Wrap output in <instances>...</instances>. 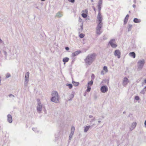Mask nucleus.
<instances>
[{"label": "nucleus", "instance_id": "29", "mask_svg": "<svg viewBox=\"0 0 146 146\" xmlns=\"http://www.w3.org/2000/svg\"><path fill=\"white\" fill-rule=\"evenodd\" d=\"M91 89V88L90 86H88L87 87V89L86 90V91L88 92H89L90 91Z\"/></svg>", "mask_w": 146, "mask_h": 146}, {"label": "nucleus", "instance_id": "39", "mask_svg": "<svg viewBox=\"0 0 146 146\" xmlns=\"http://www.w3.org/2000/svg\"><path fill=\"white\" fill-rule=\"evenodd\" d=\"M11 76L10 74L9 73H7L6 75L7 78H8Z\"/></svg>", "mask_w": 146, "mask_h": 146}, {"label": "nucleus", "instance_id": "17", "mask_svg": "<svg viewBox=\"0 0 146 146\" xmlns=\"http://www.w3.org/2000/svg\"><path fill=\"white\" fill-rule=\"evenodd\" d=\"M129 55L130 56L133 57L134 58H135V53L133 52L129 53Z\"/></svg>", "mask_w": 146, "mask_h": 146}, {"label": "nucleus", "instance_id": "55", "mask_svg": "<svg viewBox=\"0 0 146 146\" xmlns=\"http://www.w3.org/2000/svg\"><path fill=\"white\" fill-rule=\"evenodd\" d=\"M144 82L145 83H146V79L144 80Z\"/></svg>", "mask_w": 146, "mask_h": 146}, {"label": "nucleus", "instance_id": "24", "mask_svg": "<svg viewBox=\"0 0 146 146\" xmlns=\"http://www.w3.org/2000/svg\"><path fill=\"white\" fill-rule=\"evenodd\" d=\"M93 83V80H91L90 81L88 82V86H92Z\"/></svg>", "mask_w": 146, "mask_h": 146}, {"label": "nucleus", "instance_id": "48", "mask_svg": "<svg viewBox=\"0 0 146 146\" xmlns=\"http://www.w3.org/2000/svg\"><path fill=\"white\" fill-rule=\"evenodd\" d=\"M92 8H93V9H94V11L95 13H96V9L95 8L94 6H93Z\"/></svg>", "mask_w": 146, "mask_h": 146}, {"label": "nucleus", "instance_id": "12", "mask_svg": "<svg viewBox=\"0 0 146 146\" xmlns=\"http://www.w3.org/2000/svg\"><path fill=\"white\" fill-rule=\"evenodd\" d=\"M137 123L136 122H133L131 126L130 127L129 129L131 131H132L135 127Z\"/></svg>", "mask_w": 146, "mask_h": 146}, {"label": "nucleus", "instance_id": "52", "mask_svg": "<svg viewBox=\"0 0 146 146\" xmlns=\"http://www.w3.org/2000/svg\"><path fill=\"white\" fill-rule=\"evenodd\" d=\"M93 117V116L92 115H89V117L90 118H91Z\"/></svg>", "mask_w": 146, "mask_h": 146}, {"label": "nucleus", "instance_id": "25", "mask_svg": "<svg viewBox=\"0 0 146 146\" xmlns=\"http://www.w3.org/2000/svg\"><path fill=\"white\" fill-rule=\"evenodd\" d=\"M132 27V25H131L129 24L128 26V32H129L131 31V28Z\"/></svg>", "mask_w": 146, "mask_h": 146}, {"label": "nucleus", "instance_id": "27", "mask_svg": "<svg viewBox=\"0 0 146 146\" xmlns=\"http://www.w3.org/2000/svg\"><path fill=\"white\" fill-rule=\"evenodd\" d=\"M82 17L84 18H86L87 16V14L86 13H82Z\"/></svg>", "mask_w": 146, "mask_h": 146}, {"label": "nucleus", "instance_id": "15", "mask_svg": "<svg viewBox=\"0 0 146 146\" xmlns=\"http://www.w3.org/2000/svg\"><path fill=\"white\" fill-rule=\"evenodd\" d=\"M129 16V15L127 14L126 15L125 17L124 20V25L126 24L127 23Z\"/></svg>", "mask_w": 146, "mask_h": 146}, {"label": "nucleus", "instance_id": "44", "mask_svg": "<svg viewBox=\"0 0 146 146\" xmlns=\"http://www.w3.org/2000/svg\"><path fill=\"white\" fill-rule=\"evenodd\" d=\"M9 96L10 97H15V96L14 95H13L11 94H10L9 95Z\"/></svg>", "mask_w": 146, "mask_h": 146}, {"label": "nucleus", "instance_id": "60", "mask_svg": "<svg viewBox=\"0 0 146 146\" xmlns=\"http://www.w3.org/2000/svg\"><path fill=\"white\" fill-rule=\"evenodd\" d=\"M1 51L0 50V54H1Z\"/></svg>", "mask_w": 146, "mask_h": 146}, {"label": "nucleus", "instance_id": "11", "mask_svg": "<svg viewBox=\"0 0 146 146\" xmlns=\"http://www.w3.org/2000/svg\"><path fill=\"white\" fill-rule=\"evenodd\" d=\"M128 79L126 77H125L123 81V84L124 86H126L127 84L128 83Z\"/></svg>", "mask_w": 146, "mask_h": 146}, {"label": "nucleus", "instance_id": "32", "mask_svg": "<svg viewBox=\"0 0 146 146\" xmlns=\"http://www.w3.org/2000/svg\"><path fill=\"white\" fill-rule=\"evenodd\" d=\"M102 1H99L98 3V6H102Z\"/></svg>", "mask_w": 146, "mask_h": 146}, {"label": "nucleus", "instance_id": "33", "mask_svg": "<svg viewBox=\"0 0 146 146\" xmlns=\"http://www.w3.org/2000/svg\"><path fill=\"white\" fill-rule=\"evenodd\" d=\"M103 70L106 71V72H107L108 71L107 67L106 66H104L103 67Z\"/></svg>", "mask_w": 146, "mask_h": 146}, {"label": "nucleus", "instance_id": "5", "mask_svg": "<svg viewBox=\"0 0 146 146\" xmlns=\"http://www.w3.org/2000/svg\"><path fill=\"white\" fill-rule=\"evenodd\" d=\"M103 24H98L96 28V33L98 35H100L102 33L101 29L102 27Z\"/></svg>", "mask_w": 146, "mask_h": 146}, {"label": "nucleus", "instance_id": "61", "mask_svg": "<svg viewBox=\"0 0 146 146\" xmlns=\"http://www.w3.org/2000/svg\"><path fill=\"white\" fill-rule=\"evenodd\" d=\"M102 0H99V1H102Z\"/></svg>", "mask_w": 146, "mask_h": 146}, {"label": "nucleus", "instance_id": "57", "mask_svg": "<svg viewBox=\"0 0 146 146\" xmlns=\"http://www.w3.org/2000/svg\"><path fill=\"white\" fill-rule=\"evenodd\" d=\"M144 88L146 90V86Z\"/></svg>", "mask_w": 146, "mask_h": 146}, {"label": "nucleus", "instance_id": "2", "mask_svg": "<svg viewBox=\"0 0 146 146\" xmlns=\"http://www.w3.org/2000/svg\"><path fill=\"white\" fill-rule=\"evenodd\" d=\"M52 97L50 100L53 102L57 103L59 100L58 98V95L57 92L53 91L52 92Z\"/></svg>", "mask_w": 146, "mask_h": 146}, {"label": "nucleus", "instance_id": "40", "mask_svg": "<svg viewBox=\"0 0 146 146\" xmlns=\"http://www.w3.org/2000/svg\"><path fill=\"white\" fill-rule=\"evenodd\" d=\"M3 52H4V54H5V58H6L7 57V52L6 51H3Z\"/></svg>", "mask_w": 146, "mask_h": 146}, {"label": "nucleus", "instance_id": "59", "mask_svg": "<svg viewBox=\"0 0 146 146\" xmlns=\"http://www.w3.org/2000/svg\"><path fill=\"white\" fill-rule=\"evenodd\" d=\"M46 0H41V1H45Z\"/></svg>", "mask_w": 146, "mask_h": 146}, {"label": "nucleus", "instance_id": "22", "mask_svg": "<svg viewBox=\"0 0 146 146\" xmlns=\"http://www.w3.org/2000/svg\"><path fill=\"white\" fill-rule=\"evenodd\" d=\"M83 25L82 24V25H81L80 28L78 29V33H81L82 32V31L83 30Z\"/></svg>", "mask_w": 146, "mask_h": 146}, {"label": "nucleus", "instance_id": "54", "mask_svg": "<svg viewBox=\"0 0 146 146\" xmlns=\"http://www.w3.org/2000/svg\"><path fill=\"white\" fill-rule=\"evenodd\" d=\"M2 40L1 39H0V43H2Z\"/></svg>", "mask_w": 146, "mask_h": 146}, {"label": "nucleus", "instance_id": "30", "mask_svg": "<svg viewBox=\"0 0 146 146\" xmlns=\"http://www.w3.org/2000/svg\"><path fill=\"white\" fill-rule=\"evenodd\" d=\"M74 130H75L74 127V126L72 127L71 129V133H74Z\"/></svg>", "mask_w": 146, "mask_h": 146}, {"label": "nucleus", "instance_id": "50", "mask_svg": "<svg viewBox=\"0 0 146 146\" xmlns=\"http://www.w3.org/2000/svg\"><path fill=\"white\" fill-rule=\"evenodd\" d=\"M133 7L134 8H135V7H136V5L135 4H133Z\"/></svg>", "mask_w": 146, "mask_h": 146}, {"label": "nucleus", "instance_id": "46", "mask_svg": "<svg viewBox=\"0 0 146 146\" xmlns=\"http://www.w3.org/2000/svg\"><path fill=\"white\" fill-rule=\"evenodd\" d=\"M95 120V118L94 117V118L92 119H91V121H90V122L91 123H92V121H94Z\"/></svg>", "mask_w": 146, "mask_h": 146}, {"label": "nucleus", "instance_id": "34", "mask_svg": "<svg viewBox=\"0 0 146 146\" xmlns=\"http://www.w3.org/2000/svg\"><path fill=\"white\" fill-rule=\"evenodd\" d=\"M73 134V133H70L69 137V139L70 140L72 139Z\"/></svg>", "mask_w": 146, "mask_h": 146}, {"label": "nucleus", "instance_id": "20", "mask_svg": "<svg viewBox=\"0 0 146 146\" xmlns=\"http://www.w3.org/2000/svg\"><path fill=\"white\" fill-rule=\"evenodd\" d=\"M69 58L68 57H65L63 58L62 61L64 62V64H65L66 62H68L69 61Z\"/></svg>", "mask_w": 146, "mask_h": 146}, {"label": "nucleus", "instance_id": "19", "mask_svg": "<svg viewBox=\"0 0 146 146\" xmlns=\"http://www.w3.org/2000/svg\"><path fill=\"white\" fill-rule=\"evenodd\" d=\"M91 127L90 125L86 126L84 127V132H86Z\"/></svg>", "mask_w": 146, "mask_h": 146}, {"label": "nucleus", "instance_id": "13", "mask_svg": "<svg viewBox=\"0 0 146 146\" xmlns=\"http://www.w3.org/2000/svg\"><path fill=\"white\" fill-rule=\"evenodd\" d=\"M7 117L8 121L9 123H11L12 122V119L11 115L9 114L7 115Z\"/></svg>", "mask_w": 146, "mask_h": 146}, {"label": "nucleus", "instance_id": "23", "mask_svg": "<svg viewBox=\"0 0 146 146\" xmlns=\"http://www.w3.org/2000/svg\"><path fill=\"white\" fill-rule=\"evenodd\" d=\"M62 16V15L60 12L57 13L56 15V16L58 18L61 17Z\"/></svg>", "mask_w": 146, "mask_h": 146}, {"label": "nucleus", "instance_id": "36", "mask_svg": "<svg viewBox=\"0 0 146 146\" xmlns=\"http://www.w3.org/2000/svg\"><path fill=\"white\" fill-rule=\"evenodd\" d=\"M82 11L84 13H86L87 14H88V10L87 9H86L84 10H83Z\"/></svg>", "mask_w": 146, "mask_h": 146}, {"label": "nucleus", "instance_id": "38", "mask_svg": "<svg viewBox=\"0 0 146 146\" xmlns=\"http://www.w3.org/2000/svg\"><path fill=\"white\" fill-rule=\"evenodd\" d=\"M135 99L136 100H139V98L138 96H136L135 97Z\"/></svg>", "mask_w": 146, "mask_h": 146}, {"label": "nucleus", "instance_id": "26", "mask_svg": "<svg viewBox=\"0 0 146 146\" xmlns=\"http://www.w3.org/2000/svg\"><path fill=\"white\" fill-rule=\"evenodd\" d=\"M67 86L68 87L69 89H71L72 88V85L71 84H66Z\"/></svg>", "mask_w": 146, "mask_h": 146}, {"label": "nucleus", "instance_id": "7", "mask_svg": "<svg viewBox=\"0 0 146 146\" xmlns=\"http://www.w3.org/2000/svg\"><path fill=\"white\" fill-rule=\"evenodd\" d=\"M97 19L98 21V24H103V23L102 22V18L101 14H98L97 17Z\"/></svg>", "mask_w": 146, "mask_h": 146}, {"label": "nucleus", "instance_id": "47", "mask_svg": "<svg viewBox=\"0 0 146 146\" xmlns=\"http://www.w3.org/2000/svg\"><path fill=\"white\" fill-rule=\"evenodd\" d=\"M101 75H103L104 74V72L103 71H101Z\"/></svg>", "mask_w": 146, "mask_h": 146}, {"label": "nucleus", "instance_id": "31", "mask_svg": "<svg viewBox=\"0 0 146 146\" xmlns=\"http://www.w3.org/2000/svg\"><path fill=\"white\" fill-rule=\"evenodd\" d=\"M146 91V90L144 88H143L140 92V93L141 94H144L145 92Z\"/></svg>", "mask_w": 146, "mask_h": 146}, {"label": "nucleus", "instance_id": "14", "mask_svg": "<svg viewBox=\"0 0 146 146\" xmlns=\"http://www.w3.org/2000/svg\"><path fill=\"white\" fill-rule=\"evenodd\" d=\"M81 52L80 50H78L72 53V55L73 56H75L78 55Z\"/></svg>", "mask_w": 146, "mask_h": 146}, {"label": "nucleus", "instance_id": "42", "mask_svg": "<svg viewBox=\"0 0 146 146\" xmlns=\"http://www.w3.org/2000/svg\"><path fill=\"white\" fill-rule=\"evenodd\" d=\"M68 1L72 3H74L75 2V0H68Z\"/></svg>", "mask_w": 146, "mask_h": 146}, {"label": "nucleus", "instance_id": "37", "mask_svg": "<svg viewBox=\"0 0 146 146\" xmlns=\"http://www.w3.org/2000/svg\"><path fill=\"white\" fill-rule=\"evenodd\" d=\"M91 77V78H92V80H94V78H95L94 75V74H92Z\"/></svg>", "mask_w": 146, "mask_h": 146}, {"label": "nucleus", "instance_id": "21", "mask_svg": "<svg viewBox=\"0 0 146 146\" xmlns=\"http://www.w3.org/2000/svg\"><path fill=\"white\" fill-rule=\"evenodd\" d=\"M72 83L73 84V85L75 86H78L79 84V82H76L73 81H72Z\"/></svg>", "mask_w": 146, "mask_h": 146}, {"label": "nucleus", "instance_id": "10", "mask_svg": "<svg viewBox=\"0 0 146 146\" xmlns=\"http://www.w3.org/2000/svg\"><path fill=\"white\" fill-rule=\"evenodd\" d=\"M121 53L119 50H116L115 51L114 55L117 56L118 58H120Z\"/></svg>", "mask_w": 146, "mask_h": 146}, {"label": "nucleus", "instance_id": "4", "mask_svg": "<svg viewBox=\"0 0 146 146\" xmlns=\"http://www.w3.org/2000/svg\"><path fill=\"white\" fill-rule=\"evenodd\" d=\"M37 111L40 113L42 111V105L41 104L40 100L39 99L37 100Z\"/></svg>", "mask_w": 146, "mask_h": 146}, {"label": "nucleus", "instance_id": "43", "mask_svg": "<svg viewBox=\"0 0 146 146\" xmlns=\"http://www.w3.org/2000/svg\"><path fill=\"white\" fill-rule=\"evenodd\" d=\"M107 39V37L105 36H103V39L104 40H106Z\"/></svg>", "mask_w": 146, "mask_h": 146}, {"label": "nucleus", "instance_id": "28", "mask_svg": "<svg viewBox=\"0 0 146 146\" xmlns=\"http://www.w3.org/2000/svg\"><path fill=\"white\" fill-rule=\"evenodd\" d=\"M98 14H101V10L102 8V6H98Z\"/></svg>", "mask_w": 146, "mask_h": 146}, {"label": "nucleus", "instance_id": "53", "mask_svg": "<svg viewBox=\"0 0 146 146\" xmlns=\"http://www.w3.org/2000/svg\"><path fill=\"white\" fill-rule=\"evenodd\" d=\"M133 3H136V0H134L133 1Z\"/></svg>", "mask_w": 146, "mask_h": 146}, {"label": "nucleus", "instance_id": "9", "mask_svg": "<svg viewBox=\"0 0 146 146\" xmlns=\"http://www.w3.org/2000/svg\"><path fill=\"white\" fill-rule=\"evenodd\" d=\"M115 41L114 39H111L109 42V44L113 48H116L117 46V45L114 43H113V42Z\"/></svg>", "mask_w": 146, "mask_h": 146}, {"label": "nucleus", "instance_id": "45", "mask_svg": "<svg viewBox=\"0 0 146 146\" xmlns=\"http://www.w3.org/2000/svg\"><path fill=\"white\" fill-rule=\"evenodd\" d=\"M65 49L67 51L68 50H69V48L68 47H65Z\"/></svg>", "mask_w": 146, "mask_h": 146}, {"label": "nucleus", "instance_id": "18", "mask_svg": "<svg viewBox=\"0 0 146 146\" xmlns=\"http://www.w3.org/2000/svg\"><path fill=\"white\" fill-rule=\"evenodd\" d=\"M133 21L135 23H139L141 22V20L137 18H135L133 19Z\"/></svg>", "mask_w": 146, "mask_h": 146}, {"label": "nucleus", "instance_id": "58", "mask_svg": "<svg viewBox=\"0 0 146 146\" xmlns=\"http://www.w3.org/2000/svg\"><path fill=\"white\" fill-rule=\"evenodd\" d=\"M101 122V121H100V120H99V121H98V122L99 123H100V122Z\"/></svg>", "mask_w": 146, "mask_h": 146}, {"label": "nucleus", "instance_id": "56", "mask_svg": "<svg viewBox=\"0 0 146 146\" xmlns=\"http://www.w3.org/2000/svg\"><path fill=\"white\" fill-rule=\"evenodd\" d=\"M126 113V112H125V111H124L123 112V114H125V113Z\"/></svg>", "mask_w": 146, "mask_h": 146}, {"label": "nucleus", "instance_id": "3", "mask_svg": "<svg viewBox=\"0 0 146 146\" xmlns=\"http://www.w3.org/2000/svg\"><path fill=\"white\" fill-rule=\"evenodd\" d=\"M145 63V60L144 59L139 60L138 62V68L139 70H141L143 68Z\"/></svg>", "mask_w": 146, "mask_h": 146}, {"label": "nucleus", "instance_id": "35", "mask_svg": "<svg viewBox=\"0 0 146 146\" xmlns=\"http://www.w3.org/2000/svg\"><path fill=\"white\" fill-rule=\"evenodd\" d=\"M84 36V35L82 33H81L79 35V36L81 38H83Z\"/></svg>", "mask_w": 146, "mask_h": 146}, {"label": "nucleus", "instance_id": "51", "mask_svg": "<svg viewBox=\"0 0 146 146\" xmlns=\"http://www.w3.org/2000/svg\"><path fill=\"white\" fill-rule=\"evenodd\" d=\"M144 125L145 126V127H146V120H145L144 122Z\"/></svg>", "mask_w": 146, "mask_h": 146}, {"label": "nucleus", "instance_id": "8", "mask_svg": "<svg viewBox=\"0 0 146 146\" xmlns=\"http://www.w3.org/2000/svg\"><path fill=\"white\" fill-rule=\"evenodd\" d=\"M102 93H105L108 90V88L106 86H102L100 89Z\"/></svg>", "mask_w": 146, "mask_h": 146}, {"label": "nucleus", "instance_id": "1", "mask_svg": "<svg viewBox=\"0 0 146 146\" xmlns=\"http://www.w3.org/2000/svg\"><path fill=\"white\" fill-rule=\"evenodd\" d=\"M96 54L95 53L88 54L84 59L85 62L87 65H90L96 59Z\"/></svg>", "mask_w": 146, "mask_h": 146}, {"label": "nucleus", "instance_id": "41", "mask_svg": "<svg viewBox=\"0 0 146 146\" xmlns=\"http://www.w3.org/2000/svg\"><path fill=\"white\" fill-rule=\"evenodd\" d=\"M32 129L33 131H34L35 132H37V128H33Z\"/></svg>", "mask_w": 146, "mask_h": 146}, {"label": "nucleus", "instance_id": "49", "mask_svg": "<svg viewBox=\"0 0 146 146\" xmlns=\"http://www.w3.org/2000/svg\"><path fill=\"white\" fill-rule=\"evenodd\" d=\"M82 19H81L80 18V17H79V21L80 22H81V21H82Z\"/></svg>", "mask_w": 146, "mask_h": 146}, {"label": "nucleus", "instance_id": "16", "mask_svg": "<svg viewBox=\"0 0 146 146\" xmlns=\"http://www.w3.org/2000/svg\"><path fill=\"white\" fill-rule=\"evenodd\" d=\"M74 92H72V93L71 94L69 98H70V99H68V101H72V98H73L74 97Z\"/></svg>", "mask_w": 146, "mask_h": 146}, {"label": "nucleus", "instance_id": "6", "mask_svg": "<svg viewBox=\"0 0 146 146\" xmlns=\"http://www.w3.org/2000/svg\"><path fill=\"white\" fill-rule=\"evenodd\" d=\"M29 72H27L26 73L25 78V81L24 84L25 86H27L28 83L29 81Z\"/></svg>", "mask_w": 146, "mask_h": 146}]
</instances>
